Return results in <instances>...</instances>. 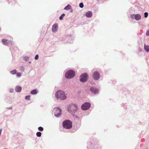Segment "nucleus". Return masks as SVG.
<instances>
[{"instance_id": "f257e3e1", "label": "nucleus", "mask_w": 149, "mask_h": 149, "mask_svg": "<svg viewBox=\"0 0 149 149\" xmlns=\"http://www.w3.org/2000/svg\"><path fill=\"white\" fill-rule=\"evenodd\" d=\"M55 95L57 99L61 100H64L66 97L64 92L61 90L57 91L55 94Z\"/></svg>"}, {"instance_id": "f03ea898", "label": "nucleus", "mask_w": 149, "mask_h": 149, "mask_svg": "<svg viewBox=\"0 0 149 149\" xmlns=\"http://www.w3.org/2000/svg\"><path fill=\"white\" fill-rule=\"evenodd\" d=\"M63 125L66 129H70L72 127V123L70 120H66L63 122Z\"/></svg>"}, {"instance_id": "7ed1b4c3", "label": "nucleus", "mask_w": 149, "mask_h": 149, "mask_svg": "<svg viewBox=\"0 0 149 149\" xmlns=\"http://www.w3.org/2000/svg\"><path fill=\"white\" fill-rule=\"evenodd\" d=\"M75 76V72L74 71L72 70H68L67 72L65 77L68 79H71Z\"/></svg>"}, {"instance_id": "20e7f679", "label": "nucleus", "mask_w": 149, "mask_h": 149, "mask_svg": "<svg viewBox=\"0 0 149 149\" xmlns=\"http://www.w3.org/2000/svg\"><path fill=\"white\" fill-rule=\"evenodd\" d=\"M78 108L77 106L75 104H71L68 107V110L70 112H74L76 111Z\"/></svg>"}, {"instance_id": "39448f33", "label": "nucleus", "mask_w": 149, "mask_h": 149, "mask_svg": "<svg viewBox=\"0 0 149 149\" xmlns=\"http://www.w3.org/2000/svg\"><path fill=\"white\" fill-rule=\"evenodd\" d=\"M88 77L87 74L84 73L80 76V80L82 82H86L88 79Z\"/></svg>"}, {"instance_id": "423d86ee", "label": "nucleus", "mask_w": 149, "mask_h": 149, "mask_svg": "<svg viewBox=\"0 0 149 149\" xmlns=\"http://www.w3.org/2000/svg\"><path fill=\"white\" fill-rule=\"evenodd\" d=\"M90 106L91 104L89 103L85 102L81 105V107L82 110H86L90 108Z\"/></svg>"}, {"instance_id": "0eeeda50", "label": "nucleus", "mask_w": 149, "mask_h": 149, "mask_svg": "<svg viewBox=\"0 0 149 149\" xmlns=\"http://www.w3.org/2000/svg\"><path fill=\"white\" fill-rule=\"evenodd\" d=\"M54 113L55 116L58 117L60 116L61 114V110L58 108H57L55 109Z\"/></svg>"}, {"instance_id": "6e6552de", "label": "nucleus", "mask_w": 149, "mask_h": 149, "mask_svg": "<svg viewBox=\"0 0 149 149\" xmlns=\"http://www.w3.org/2000/svg\"><path fill=\"white\" fill-rule=\"evenodd\" d=\"M100 78V75L97 72H94V79L97 80Z\"/></svg>"}, {"instance_id": "1a4fd4ad", "label": "nucleus", "mask_w": 149, "mask_h": 149, "mask_svg": "<svg viewBox=\"0 0 149 149\" xmlns=\"http://www.w3.org/2000/svg\"><path fill=\"white\" fill-rule=\"evenodd\" d=\"M58 28V25L56 24H54L52 26V30L54 32H55L57 31Z\"/></svg>"}, {"instance_id": "9d476101", "label": "nucleus", "mask_w": 149, "mask_h": 149, "mask_svg": "<svg viewBox=\"0 0 149 149\" xmlns=\"http://www.w3.org/2000/svg\"><path fill=\"white\" fill-rule=\"evenodd\" d=\"M2 41L4 44L5 45H7L10 43V41L7 40L3 39Z\"/></svg>"}, {"instance_id": "9b49d317", "label": "nucleus", "mask_w": 149, "mask_h": 149, "mask_svg": "<svg viewBox=\"0 0 149 149\" xmlns=\"http://www.w3.org/2000/svg\"><path fill=\"white\" fill-rule=\"evenodd\" d=\"M86 16L88 17H90L92 16V13L91 11H88L86 13Z\"/></svg>"}, {"instance_id": "f8f14e48", "label": "nucleus", "mask_w": 149, "mask_h": 149, "mask_svg": "<svg viewBox=\"0 0 149 149\" xmlns=\"http://www.w3.org/2000/svg\"><path fill=\"white\" fill-rule=\"evenodd\" d=\"M22 89V88L21 87L19 86H17L15 88V90L17 92H20Z\"/></svg>"}, {"instance_id": "ddd939ff", "label": "nucleus", "mask_w": 149, "mask_h": 149, "mask_svg": "<svg viewBox=\"0 0 149 149\" xmlns=\"http://www.w3.org/2000/svg\"><path fill=\"white\" fill-rule=\"evenodd\" d=\"M141 18V16L139 14L135 15V19L137 20H139Z\"/></svg>"}, {"instance_id": "4468645a", "label": "nucleus", "mask_w": 149, "mask_h": 149, "mask_svg": "<svg viewBox=\"0 0 149 149\" xmlns=\"http://www.w3.org/2000/svg\"><path fill=\"white\" fill-rule=\"evenodd\" d=\"M38 91L37 90L35 89L32 91L31 92V93L32 95H35L37 94L38 93Z\"/></svg>"}, {"instance_id": "2eb2a0df", "label": "nucleus", "mask_w": 149, "mask_h": 149, "mask_svg": "<svg viewBox=\"0 0 149 149\" xmlns=\"http://www.w3.org/2000/svg\"><path fill=\"white\" fill-rule=\"evenodd\" d=\"M144 49L145 50L146 52H149V46L148 45H146L145 44L144 45Z\"/></svg>"}, {"instance_id": "dca6fc26", "label": "nucleus", "mask_w": 149, "mask_h": 149, "mask_svg": "<svg viewBox=\"0 0 149 149\" xmlns=\"http://www.w3.org/2000/svg\"><path fill=\"white\" fill-rule=\"evenodd\" d=\"M71 8V6L70 5H68L64 9L66 10H70Z\"/></svg>"}, {"instance_id": "f3484780", "label": "nucleus", "mask_w": 149, "mask_h": 149, "mask_svg": "<svg viewBox=\"0 0 149 149\" xmlns=\"http://www.w3.org/2000/svg\"><path fill=\"white\" fill-rule=\"evenodd\" d=\"M94 94H97L98 93V90L97 88H94Z\"/></svg>"}, {"instance_id": "a211bd4d", "label": "nucleus", "mask_w": 149, "mask_h": 149, "mask_svg": "<svg viewBox=\"0 0 149 149\" xmlns=\"http://www.w3.org/2000/svg\"><path fill=\"white\" fill-rule=\"evenodd\" d=\"M16 72L17 70H14L10 71V73L13 74H15L16 73Z\"/></svg>"}, {"instance_id": "6ab92c4d", "label": "nucleus", "mask_w": 149, "mask_h": 149, "mask_svg": "<svg viewBox=\"0 0 149 149\" xmlns=\"http://www.w3.org/2000/svg\"><path fill=\"white\" fill-rule=\"evenodd\" d=\"M36 135L38 137H40L41 135V133L40 132H38L36 133Z\"/></svg>"}, {"instance_id": "aec40b11", "label": "nucleus", "mask_w": 149, "mask_h": 149, "mask_svg": "<svg viewBox=\"0 0 149 149\" xmlns=\"http://www.w3.org/2000/svg\"><path fill=\"white\" fill-rule=\"evenodd\" d=\"M65 16L64 14H63L59 17V19L60 20H62L63 19L64 17Z\"/></svg>"}, {"instance_id": "412c9836", "label": "nucleus", "mask_w": 149, "mask_h": 149, "mask_svg": "<svg viewBox=\"0 0 149 149\" xmlns=\"http://www.w3.org/2000/svg\"><path fill=\"white\" fill-rule=\"evenodd\" d=\"M30 95L27 96L25 97V99L26 100H30Z\"/></svg>"}, {"instance_id": "4be33fe9", "label": "nucleus", "mask_w": 149, "mask_h": 149, "mask_svg": "<svg viewBox=\"0 0 149 149\" xmlns=\"http://www.w3.org/2000/svg\"><path fill=\"white\" fill-rule=\"evenodd\" d=\"M79 7H80L81 8H83L84 7V4H83V3H81L80 4H79Z\"/></svg>"}, {"instance_id": "5701e85b", "label": "nucleus", "mask_w": 149, "mask_h": 149, "mask_svg": "<svg viewBox=\"0 0 149 149\" xmlns=\"http://www.w3.org/2000/svg\"><path fill=\"white\" fill-rule=\"evenodd\" d=\"M38 129L39 131H42L43 130V128L41 127H38Z\"/></svg>"}, {"instance_id": "b1692460", "label": "nucleus", "mask_w": 149, "mask_h": 149, "mask_svg": "<svg viewBox=\"0 0 149 149\" xmlns=\"http://www.w3.org/2000/svg\"><path fill=\"white\" fill-rule=\"evenodd\" d=\"M130 17L132 19H135V15H131V16H130Z\"/></svg>"}, {"instance_id": "393cba45", "label": "nucleus", "mask_w": 149, "mask_h": 149, "mask_svg": "<svg viewBox=\"0 0 149 149\" xmlns=\"http://www.w3.org/2000/svg\"><path fill=\"white\" fill-rule=\"evenodd\" d=\"M21 74L20 73H17L16 74V76L17 77H21Z\"/></svg>"}, {"instance_id": "a878e982", "label": "nucleus", "mask_w": 149, "mask_h": 149, "mask_svg": "<svg viewBox=\"0 0 149 149\" xmlns=\"http://www.w3.org/2000/svg\"><path fill=\"white\" fill-rule=\"evenodd\" d=\"M144 16L145 17H147L148 16V13L147 12H145L144 13Z\"/></svg>"}, {"instance_id": "bb28decb", "label": "nucleus", "mask_w": 149, "mask_h": 149, "mask_svg": "<svg viewBox=\"0 0 149 149\" xmlns=\"http://www.w3.org/2000/svg\"><path fill=\"white\" fill-rule=\"evenodd\" d=\"M38 55H36L35 57V59H36V60H37L38 59Z\"/></svg>"}, {"instance_id": "cd10ccee", "label": "nucleus", "mask_w": 149, "mask_h": 149, "mask_svg": "<svg viewBox=\"0 0 149 149\" xmlns=\"http://www.w3.org/2000/svg\"><path fill=\"white\" fill-rule=\"evenodd\" d=\"M146 35L147 36H149V31H147L146 33Z\"/></svg>"}, {"instance_id": "c85d7f7f", "label": "nucleus", "mask_w": 149, "mask_h": 149, "mask_svg": "<svg viewBox=\"0 0 149 149\" xmlns=\"http://www.w3.org/2000/svg\"><path fill=\"white\" fill-rule=\"evenodd\" d=\"M91 91H93V88L92 87H91Z\"/></svg>"}]
</instances>
